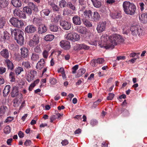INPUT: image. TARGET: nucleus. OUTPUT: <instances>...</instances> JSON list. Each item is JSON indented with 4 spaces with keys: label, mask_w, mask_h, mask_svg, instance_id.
Masks as SVG:
<instances>
[{
    "label": "nucleus",
    "mask_w": 147,
    "mask_h": 147,
    "mask_svg": "<svg viewBox=\"0 0 147 147\" xmlns=\"http://www.w3.org/2000/svg\"><path fill=\"white\" fill-rule=\"evenodd\" d=\"M100 39L101 43L100 47L106 49H113L117 45V41L120 42L124 41L122 36L117 34H113L108 37L107 34H104L101 37Z\"/></svg>",
    "instance_id": "obj_1"
},
{
    "label": "nucleus",
    "mask_w": 147,
    "mask_h": 147,
    "mask_svg": "<svg viewBox=\"0 0 147 147\" xmlns=\"http://www.w3.org/2000/svg\"><path fill=\"white\" fill-rule=\"evenodd\" d=\"M11 34L12 36H14L17 42L20 45H22L24 44V40L23 35V32L18 29H11Z\"/></svg>",
    "instance_id": "obj_2"
},
{
    "label": "nucleus",
    "mask_w": 147,
    "mask_h": 147,
    "mask_svg": "<svg viewBox=\"0 0 147 147\" xmlns=\"http://www.w3.org/2000/svg\"><path fill=\"white\" fill-rule=\"evenodd\" d=\"M40 37L37 34H35L32 38L30 39L28 42V45L30 47L34 48L38 45L40 42Z\"/></svg>",
    "instance_id": "obj_3"
},
{
    "label": "nucleus",
    "mask_w": 147,
    "mask_h": 147,
    "mask_svg": "<svg viewBox=\"0 0 147 147\" xmlns=\"http://www.w3.org/2000/svg\"><path fill=\"white\" fill-rule=\"evenodd\" d=\"M130 30L133 35L139 36H141L142 34V30L140 26L138 25L132 26L130 27Z\"/></svg>",
    "instance_id": "obj_4"
},
{
    "label": "nucleus",
    "mask_w": 147,
    "mask_h": 147,
    "mask_svg": "<svg viewBox=\"0 0 147 147\" xmlns=\"http://www.w3.org/2000/svg\"><path fill=\"white\" fill-rule=\"evenodd\" d=\"M79 16L80 17H84L87 18H90L91 17L92 12L90 10H85L84 12L83 11L80 10L78 12Z\"/></svg>",
    "instance_id": "obj_5"
},
{
    "label": "nucleus",
    "mask_w": 147,
    "mask_h": 147,
    "mask_svg": "<svg viewBox=\"0 0 147 147\" xmlns=\"http://www.w3.org/2000/svg\"><path fill=\"white\" fill-rule=\"evenodd\" d=\"M106 24V22H100L98 24L96 30L98 33H101L105 30Z\"/></svg>",
    "instance_id": "obj_6"
},
{
    "label": "nucleus",
    "mask_w": 147,
    "mask_h": 147,
    "mask_svg": "<svg viewBox=\"0 0 147 147\" xmlns=\"http://www.w3.org/2000/svg\"><path fill=\"white\" fill-rule=\"evenodd\" d=\"M13 14L15 16H18L20 18L26 19V14L21 11L18 9H15L13 12Z\"/></svg>",
    "instance_id": "obj_7"
},
{
    "label": "nucleus",
    "mask_w": 147,
    "mask_h": 147,
    "mask_svg": "<svg viewBox=\"0 0 147 147\" xmlns=\"http://www.w3.org/2000/svg\"><path fill=\"white\" fill-rule=\"evenodd\" d=\"M11 96L12 97H14L17 96H18V98L20 99H22V94H19L18 89L16 86L13 87L11 93Z\"/></svg>",
    "instance_id": "obj_8"
},
{
    "label": "nucleus",
    "mask_w": 147,
    "mask_h": 147,
    "mask_svg": "<svg viewBox=\"0 0 147 147\" xmlns=\"http://www.w3.org/2000/svg\"><path fill=\"white\" fill-rule=\"evenodd\" d=\"M60 25L62 28L65 30H69L71 27L70 23L65 20H61L60 21Z\"/></svg>",
    "instance_id": "obj_9"
},
{
    "label": "nucleus",
    "mask_w": 147,
    "mask_h": 147,
    "mask_svg": "<svg viewBox=\"0 0 147 147\" xmlns=\"http://www.w3.org/2000/svg\"><path fill=\"white\" fill-rule=\"evenodd\" d=\"M59 44L60 46L62 48L65 49H68L70 47V45L69 42L67 40H61L60 41Z\"/></svg>",
    "instance_id": "obj_10"
},
{
    "label": "nucleus",
    "mask_w": 147,
    "mask_h": 147,
    "mask_svg": "<svg viewBox=\"0 0 147 147\" xmlns=\"http://www.w3.org/2000/svg\"><path fill=\"white\" fill-rule=\"evenodd\" d=\"M0 38L1 39H3L5 41L9 43L10 41V36L9 34L7 32L4 31L3 33L0 34Z\"/></svg>",
    "instance_id": "obj_11"
},
{
    "label": "nucleus",
    "mask_w": 147,
    "mask_h": 147,
    "mask_svg": "<svg viewBox=\"0 0 147 147\" xmlns=\"http://www.w3.org/2000/svg\"><path fill=\"white\" fill-rule=\"evenodd\" d=\"M36 30V27L32 25L28 26L25 28V32L28 34L33 33Z\"/></svg>",
    "instance_id": "obj_12"
},
{
    "label": "nucleus",
    "mask_w": 147,
    "mask_h": 147,
    "mask_svg": "<svg viewBox=\"0 0 147 147\" xmlns=\"http://www.w3.org/2000/svg\"><path fill=\"white\" fill-rule=\"evenodd\" d=\"M46 65L45 60L43 59H41L37 63L36 68L39 70L41 69Z\"/></svg>",
    "instance_id": "obj_13"
},
{
    "label": "nucleus",
    "mask_w": 147,
    "mask_h": 147,
    "mask_svg": "<svg viewBox=\"0 0 147 147\" xmlns=\"http://www.w3.org/2000/svg\"><path fill=\"white\" fill-rule=\"evenodd\" d=\"M130 6L132 7H129L128 10L125 13L127 14L133 15L135 13V11L136 9V7L133 3H132V5H130Z\"/></svg>",
    "instance_id": "obj_14"
},
{
    "label": "nucleus",
    "mask_w": 147,
    "mask_h": 147,
    "mask_svg": "<svg viewBox=\"0 0 147 147\" xmlns=\"http://www.w3.org/2000/svg\"><path fill=\"white\" fill-rule=\"evenodd\" d=\"M80 16L76 15L72 18V21L73 23L76 25H80L82 23V21L81 20Z\"/></svg>",
    "instance_id": "obj_15"
},
{
    "label": "nucleus",
    "mask_w": 147,
    "mask_h": 147,
    "mask_svg": "<svg viewBox=\"0 0 147 147\" xmlns=\"http://www.w3.org/2000/svg\"><path fill=\"white\" fill-rule=\"evenodd\" d=\"M20 50L21 56L24 58L27 57L29 54V51L28 49L26 47H22L21 48Z\"/></svg>",
    "instance_id": "obj_16"
},
{
    "label": "nucleus",
    "mask_w": 147,
    "mask_h": 147,
    "mask_svg": "<svg viewBox=\"0 0 147 147\" xmlns=\"http://www.w3.org/2000/svg\"><path fill=\"white\" fill-rule=\"evenodd\" d=\"M133 3L130 2L129 1H125L124 2L123 6L124 12L125 13L127 10H128L129 7H131L130 5H132Z\"/></svg>",
    "instance_id": "obj_17"
},
{
    "label": "nucleus",
    "mask_w": 147,
    "mask_h": 147,
    "mask_svg": "<svg viewBox=\"0 0 147 147\" xmlns=\"http://www.w3.org/2000/svg\"><path fill=\"white\" fill-rule=\"evenodd\" d=\"M139 19L143 23H147V13H145L141 14L139 16Z\"/></svg>",
    "instance_id": "obj_18"
},
{
    "label": "nucleus",
    "mask_w": 147,
    "mask_h": 147,
    "mask_svg": "<svg viewBox=\"0 0 147 147\" xmlns=\"http://www.w3.org/2000/svg\"><path fill=\"white\" fill-rule=\"evenodd\" d=\"M11 3L12 5L16 7H20L22 6V3L19 0H12Z\"/></svg>",
    "instance_id": "obj_19"
},
{
    "label": "nucleus",
    "mask_w": 147,
    "mask_h": 147,
    "mask_svg": "<svg viewBox=\"0 0 147 147\" xmlns=\"http://www.w3.org/2000/svg\"><path fill=\"white\" fill-rule=\"evenodd\" d=\"M78 32L82 34H86L87 32V29L85 27L80 26L78 27L77 29Z\"/></svg>",
    "instance_id": "obj_20"
},
{
    "label": "nucleus",
    "mask_w": 147,
    "mask_h": 147,
    "mask_svg": "<svg viewBox=\"0 0 147 147\" xmlns=\"http://www.w3.org/2000/svg\"><path fill=\"white\" fill-rule=\"evenodd\" d=\"M10 88L11 86L9 85H7L5 86L3 91V96H7L9 92Z\"/></svg>",
    "instance_id": "obj_21"
},
{
    "label": "nucleus",
    "mask_w": 147,
    "mask_h": 147,
    "mask_svg": "<svg viewBox=\"0 0 147 147\" xmlns=\"http://www.w3.org/2000/svg\"><path fill=\"white\" fill-rule=\"evenodd\" d=\"M47 31V27L44 24H42L38 28V32L40 34H42Z\"/></svg>",
    "instance_id": "obj_22"
},
{
    "label": "nucleus",
    "mask_w": 147,
    "mask_h": 147,
    "mask_svg": "<svg viewBox=\"0 0 147 147\" xmlns=\"http://www.w3.org/2000/svg\"><path fill=\"white\" fill-rule=\"evenodd\" d=\"M21 99H20V101L17 98H16L13 100V106L15 107H18L21 103Z\"/></svg>",
    "instance_id": "obj_23"
},
{
    "label": "nucleus",
    "mask_w": 147,
    "mask_h": 147,
    "mask_svg": "<svg viewBox=\"0 0 147 147\" xmlns=\"http://www.w3.org/2000/svg\"><path fill=\"white\" fill-rule=\"evenodd\" d=\"M1 55L5 58H7L9 57V53L7 50L4 49L1 52Z\"/></svg>",
    "instance_id": "obj_24"
},
{
    "label": "nucleus",
    "mask_w": 147,
    "mask_h": 147,
    "mask_svg": "<svg viewBox=\"0 0 147 147\" xmlns=\"http://www.w3.org/2000/svg\"><path fill=\"white\" fill-rule=\"evenodd\" d=\"M94 6L96 8H99L101 5V2L98 0H91Z\"/></svg>",
    "instance_id": "obj_25"
},
{
    "label": "nucleus",
    "mask_w": 147,
    "mask_h": 147,
    "mask_svg": "<svg viewBox=\"0 0 147 147\" xmlns=\"http://www.w3.org/2000/svg\"><path fill=\"white\" fill-rule=\"evenodd\" d=\"M79 6L80 8L81 7V9H83L86 7V1L84 0H79Z\"/></svg>",
    "instance_id": "obj_26"
},
{
    "label": "nucleus",
    "mask_w": 147,
    "mask_h": 147,
    "mask_svg": "<svg viewBox=\"0 0 147 147\" xmlns=\"http://www.w3.org/2000/svg\"><path fill=\"white\" fill-rule=\"evenodd\" d=\"M40 45H37L34 47V51L37 53L40 54L42 53V49L40 48Z\"/></svg>",
    "instance_id": "obj_27"
},
{
    "label": "nucleus",
    "mask_w": 147,
    "mask_h": 147,
    "mask_svg": "<svg viewBox=\"0 0 147 147\" xmlns=\"http://www.w3.org/2000/svg\"><path fill=\"white\" fill-rule=\"evenodd\" d=\"M6 23V20L4 17L0 15V28H3Z\"/></svg>",
    "instance_id": "obj_28"
},
{
    "label": "nucleus",
    "mask_w": 147,
    "mask_h": 147,
    "mask_svg": "<svg viewBox=\"0 0 147 147\" xmlns=\"http://www.w3.org/2000/svg\"><path fill=\"white\" fill-rule=\"evenodd\" d=\"M5 63H6L8 69L12 70L13 68V65L12 63L9 59H6L5 60Z\"/></svg>",
    "instance_id": "obj_29"
},
{
    "label": "nucleus",
    "mask_w": 147,
    "mask_h": 147,
    "mask_svg": "<svg viewBox=\"0 0 147 147\" xmlns=\"http://www.w3.org/2000/svg\"><path fill=\"white\" fill-rule=\"evenodd\" d=\"M18 20L16 18H12L10 19L9 22L11 25L15 27H16Z\"/></svg>",
    "instance_id": "obj_30"
},
{
    "label": "nucleus",
    "mask_w": 147,
    "mask_h": 147,
    "mask_svg": "<svg viewBox=\"0 0 147 147\" xmlns=\"http://www.w3.org/2000/svg\"><path fill=\"white\" fill-rule=\"evenodd\" d=\"M72 35V41L75 42L78 41L80 39V35L77 34L76 33L73 32Z\"/></svg>",
    "instance_id": "obj_31"
},
{
    "label": "nucleus",
    "mask_w": 147,
    "mask_h": 147,
    "mask_svg": "<svg viewBox=\"0 0 147 147\" xmlns=\"http://www.w3.org/2000/svg\"><path fill=\"white\" fill-rule=\"evenodd\" d=\"M50 11L49 10L47 9H44L40 12V14L42 16H48L49 15Z\"/></svg>",
    "instance_id": "obj_32"
},
{
    "label": "nucleus",
    "mask_w": 147,
    "mask_h": 147,
    "mask_svg": "<svg viewBox=\"0 0 147 147\" xmlns=\"http://www.w3.org/2000/svg\"><path fill=\"white\" fill-rule=\"evenodd\" d=\"M26 77L27 80L29 82H30L34 80L33 76H32L29 74V72L26 74Z\"/></svg>",
    "instance_id": "obj_33"
},
{
    "label": "nucleus",
    "mask_w": 147,
    "mask_h": 147,
    "mask_svg": "<svg viewBox=\"0 0 147 147\" xmlns=\"http://www.w3.org/2000/svg\"><path fill=\"white\" fill-rule=\"evenodd\" d=\"M23 12L26 13L28 15H31L32 13V10L31 8L29 7L26 6L24 7L23 9Z\"/></svg>",
    "instance_id": "obj_34"
},
{
    "label": "nucleus",
    "mask_w": 147,
    "mask_h": 147,
    "mask_svg": "<svg viewBox=\"0 0 147 147\" xmlns=\"http://www.w3.org/2000/svg\"><path fill=\"white\" fill-rule=\"evenodd\" d=\"M54 37L55 36L53 35L48 34L45 36V40L46 41H51L54 39Z\"/></svg>",
    "instance_id": "obj_35"
},
{
    "label": "nucleus",
    "mask_w": 147,
    "mask_h": 147,
    "mask_svg": "<svg viewBox=\"0 0 147 147\" xmlns=\"http://www.w3.org/2000/svg\"><path fill=\"white\" fill-rule=\"evenodd\" d=\"M86 72V70L84 69H81L78 70V73L76 75V77H79L83 74Z\"/></svg>",
    "instance_id": "obj_36"
},
{
    "label": "nucleus",
    "mask_w": 147,
    "mask_h": 147,
    "mask_svg": "<svg viewBox=\"0 0 147 147\" xmlns=\"http://www.w3.org/2000/svg\"><path fill=\"white\" fill-rule=\"evenodd\" d=\"M22 65L23 67L27 69H29L31 67L30 63L29 61H23Z\"/></svg>",
    "instance_id": "obj_37"
},
{
    "label": "nucleus",
    "mask_w": 147,
    "mask_h": 147,
    "mask_svg": "<svg viewBox=\"0 0 147 147\" xmlns=\"http://www.w3.org/2000/svg\"><path fill=\"white\" fill-rule=\"evenodd\" d=\"M50 29L52 32H56L58 31V28L57 26L56 25L51 24L50 27Z\"/></svg>",
    "instance_id": "obj_38"
},
{
    "label": "nucleus",
    "mask_w": 147,
    "mask_h": 147,
    "mask_svg": "<svg viewBox=\"0 0 147 147\" xmlns=\"http://www.w3.org/2000/svg\"><path fill=\"white\" fill-rule=\"evenodd\" d=\"M67 3L65 0H61L59 2V6L61 7H64L67 5Z\"/></svg>",
    "instance_id": "obj_39"
},
{
    "label": "nucleus",
    "mask_w": 147,
    "mask_h": 147,
    "mask_svg": "<svg viewBox=\"0 0 147 147\" xmlns=\"http://www.w3.org/2000/svg\"><path fill=\"white\" fill-rule=\"evenodd\" d=\"M100 16L99 13L96 11L94 12L93 14V19L95 21H97L99 20Z\"/></svg>",
    "instance_id": "obj_40"
},
{
    "label": "nucleus",
    "mask_w": 147,
    "mask_h": 147,
    "mask_svg": "<svg viewBox=\"0 0 147 147\" xmlns=\"http://www.w3.org/2000/svg\"><path fill=\"white\" fill-rule=\"evenodd\" d=\"M24 71L23 68L21 67H17L15 69V72L17 75L20 74L21 72Z\"/></svg>",
    "instance_id": "obj_41"
},
{
    "label": "nucleus",
    "mask_w": 147,
    "mask_h": 147,
    "mask_svg": "<svg viewBox=\"0 0 147 147\" xmlns=\"http://www.w3.org/2000/svg\"><path fill=\"white\" fill-rule=\"evenodd\" d=\"M39 58V55L36 53H33L31 57V59L33 61L37 60Z\"/></svg>",
    "instance_id": "obj_42"
},
{
    "label": "nucleus",
    "mask_w": 147,
    "mask_h": 147,
    "mask_svg": "<svg viewBox=\"0 0 147 147\" xmlns=\"http://www.w3.org/2000/svg\"><path fill=\"white\" fill-rule=\"evenodd\" d=\"M111 16L113 19H117L120 18L121 15L120 13L116 12L113 13Z\"/></svg>",
    "instance_id": "obj_43"
},
{
    "label": "nucleus",
    "mask_w": 147,
    "mask_h": 147,
    "mask_svg": "<svg viewBox=\"0 0 147 147\" xmlns=\"http://www.w3.org/2000/svg\"><path fill=\"white\" fill-rule=\"evenodd\" d=\"M72 33L73 32H71L65 34V38L67 40L72 41Z\"/></svg>",
    "instance_id": "obj_44"
},
{
    "label": "nucleus",
    "mask_w": 147,
    "mask_h": 147,
    "mask_svg": "<svg viewBox=\"0 0 147 147\" xmlns=\"http://www.w3.org/2000/svg\"><path fill=\"white\" fill-rule=\"evenodd\" d=\"M67 6L68 7L70 8L74 11H75L76 9L75 6L70 2H67Z\"/></svg>",
    "instance_id": "obj_45"
},
{
    "label": "nucleus",
    "mask_w": 147,
    "mask_h": 147,
    "mask_svg": "<svg viewBox=\"0 0 147 147\" xmlns=\"http://www.w3.org/2000/svg\"><path fill=\"white\" fill-rule=\"evenodd\" d=\"M83 23L84 25L87 27H90L92 26V24L91 22L89 21L86 20L83 21Z\"/></svg>",
    "instance_id": "obj_46"
},
{
    "label": "nucleus",
    "mask_w": 147,
    "mask_h": 147,
    "mask_svg": "<svg viewBox=\"0 0 147 147\" xmlns=\"http://www.w3.org/2000/svg\"><path fill=\"white\" fill-rule=\"evenodd\" d=\"M63 15L64 16L69 15L71 13V11L67 8L63 10Z\"/></svg>",
    "instance_id": "obj_47"
},
{
    "label": "nucleus",
    "mask_w": 147,
    "mask_h": 147,
    "mask_svg": "<svg viewBox=\"0 0 147 147\" xmlns=\"http://www.w3.org/2000/svg\"><path fill=\"white\" fill-rule=\"evenodd\" d=\"M50 5L52 7L53 10L57 11H59V9L57 5L52 3H51Z\"/></svg>",
    "instance_id": "obj_48"
},
{
    "label": "nucleus",
    "mask_w": 147,
    "mask_h": 147,
    "mask_svg": "<svg viewBox=\"0 0 147 147\" xmlns=\"http://www.w3.org/2000/svg\"><path fill=\"white\" fill-rule=\"evenodd\" d=\"M24 23L22 21L18 20L16 27L20 28L22 27L24 25Z\"/></svg>",
    "instance_id": "obj_49"
},
{
    "label": "nucleus",
    "mask_w": 147,
    "mask_h": 147,
    "mask_svg": "<svg viewBox=\"0 0 147 147\" xmlns=\"http://www.w3.org/2000/svg\"><path fill=\"white\" fill-rule=\"evenodd\" d=\"M7 109V107L5 106L2 105L0 107V113L1 114H4Z\"/></svg>",
    "instance_id": "obj_50"
},
{
    "label": "nucleus",
    "mask_w": 147,
    "mask_h": 147,
    "mask_svg": "<svg viewBox=\"0 0 147 147\" xmlns=\"http://www.w3.org/2000/svg\"><path fill=\"white\" fill-rule=\"evenodd\" d=\"M49 51H47L46 50H44L42 53V55L43 57L45 59H47L48 58L49 54Z\"/></svg>",
    "instance_id": "obj_51"
},
{
    "label": "nucleus",
    "mask_w": 147,
    "mask_h": 147,
    "mask_svg": "<svg viewBox=\"0 0 147 147\" xmlns=\"http://www.w3.org/2000/svg\"><path fill=\"white\" fill-rule=\"evenodd\" d=\"M29 7L33 10L36 11L37 9L36 6L33 3H31L29 4Z\"/></svg>",
    "instance_id": "obj_52"
},
{
    "label": "nucleus",
    "mask_w": 147,
    "mask_h": 147,
    "mask_svg": "<svg viewBox=\"0 0 147 147\" xmlns=\"http://www.w3.org/2000/svg\"><path fill=\"white\" fill-rule=\"evenodd\" d=\"M10 127L9 125L6 126L4 130V132L7 134L9 133L10 132Z\"/></svg>",
    "instance_id": "obj_53"
},
{
    "label": "nucleus",
    "mask_w": 147,
    "mask_h": 147,
    "mask_svg": "<svg viewBox=\"0 0 147 147\" xmlns=\"http://www.w3.org/2000/svg\"><path fill=\"white\" fill-rule=\"evenodd\" d=\"M98 122V121L96 119H92L90 121V124L91 125L93 126L97 125Z\"/></svg>",
    "instance_id": "obj_54"
},
{
    "label": "nucleus",
    "mask_w": 147,
    "mask_h": 147,
    "mask_svg": "<svg viewBox=\"0 0 147 147\" xmlns=\"http://www.w3.org/2000/svg\"><path fill=\"white\" fill-rule=\"evenodd\" d=\"M78 65H76L74 66L72 68V73L73 74L76 73V71L78 69Z\"/></svg>",
    "instance_id": "obj_55"
},
{
    "label": "nucleus",
    "mask_w": 147,
    "mask_h": 147,
    "mask_svg": "<svg viewBox=\"0 0 147 147\" xmlns=\"http://www.w3.org/2000/svg\"><path fill=\"white\" fill-rule=\"evenodd\" d=\"M97 64L98 63L97 62L96 59L93 60L91 61V65L93 67L96 66L97 65Z\"/></svg>",
    "instance_id": "obj_56"
},
{
    "label": "nucleus",
    "mask_w": 147,
    "mask_h": 147,
    "mask_svg": "<svg viewBox=\"0 0 147 147\" xmlns=\"http://www.w3.org/2000/svg\"><path fill=\"white\" fill-rule=\"evenodd\" d=\"M50 82L51 84H55L57 83L56 79L53 78H51L50 79Z\"/></svg>",
    "instance_id": "obj_57"
},
{
    "label": "nucleus",
    "mask_w": 147,
    "mask_h": 147,
    "mask_svg": "<svg viewBox=\"0 0 147 147\" xmlns=\"http://www.w3.org/2000/svg\"><path fill=\"white\" fill-rule=\"evenodd\" d=\"M32 144V142L30 140H27L24 143V144L26 146H29Z\"/></svg>",
    "instance_id": "obj_58"
},
{
    "label": "nucleus",
    "mask_w": 147,
    "mask_h": 147,
    "mask_svg": "<svg viewBox=\"0 0 147 147\" xmlns=\"http://www.w3.org/2000/svg\"><path fill=\"white\" fill-rule=\"evenodd\" d=\"M13 119V117H9L6 119L5 122L8 123L11 122Z\"/></svg>",
    "instance_id": "obj_59"
},
{
    "label": "nucleus",
    "mask_w": 147,
    "mask_h": 147,
    "mask_svg": "<svg viewBox=\"0 0 147 147\" xmlns=\"http://www.w3.org/2000/svg\"><path fill=\"white\" fill-rule=\"evenodd\" d=\"M114 96V94L110 93L109 94V96L107 97V99L108 100H111L113 99Z\"/></svg>",
    "instance_id": "obj_60"
},
{
    "label": "nucleus",
    "mask_w": 147,
    "mask_h": 147,
    "mask_svg": "<svg viewBox=\"0 0 147 147\" xmlns=\"http://www.w3.org/2000/svg\"><path fill=\"white\" fill-rule=\"evenodd\" d=\"M101 101V100L100 99H98L96 101H95L94 103L93 106L92 107H94L95 108L98 105L99 102Z\"/></svg>",
    "instance_id": "obj_61"
},
{
    "label": "nucleus",
    "mask_w": 147,
    "mask_h": 147,
    "mask_svg": "<svg viewBox=\"0 0 147 147\" xmlns=\"http://www.w3.org/2000/svg\"><path fill=\"white\" fill-rule=\"evenodd\" d=\"M29 73L30 75L32 76H33L34 78L35 75H36L37 74V72L34 70H30Z\"/></svg>",
    "instance_id": "obj_62"
},
{
    "label": "nucleus",
    "mask_w": 147,
    "mask_h": 147,
    "mask_svg": "<svg viewBox=\"0 0 147 147\" xmlns=\"http://www.w3.org/2000/svg\"><path fill=\"white\" fill-rule=\"evenodd\" d=\"M80 47L82 49H89V47L87 46L84 44H82L80 45Z\"/></svg>",
    "instance_id": "obj_63"
},
{
    "label": "nucleus",
    "mask_w": 147,
    "mask_h": 147,
    "mask_svg": "<svg viewBox=\"0 0 147 147\" xmlns=\"http://www.w3.org/2000/svg\"><path fill=\"white\" fill-rule=\"evenodd\" d=\"M96 60L98 64H102L104 62V60L102 58H98L96 59Z\"/></svg>",
    "instance_id": "obj_64"
}]
</instances>
